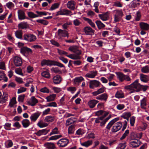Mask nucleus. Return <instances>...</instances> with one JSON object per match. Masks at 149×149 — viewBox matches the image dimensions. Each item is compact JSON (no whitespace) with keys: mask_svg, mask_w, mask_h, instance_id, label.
Segmentation results:
<instances>
[{"mask_svg":"<svg viewBox=\"0 0 149 149\" xmlns=\"http://www.w3.org/2000/svg\"><path fill=\"white\" fill-rule=\"evenodd\" d=\"M22 123L23 127L24 128L28 127L30 125V121L27 119H25L22 120Z\"/></svg>","mask_w":149,"mask_h":149,"instance_id":"473e14b6","label":"nucleus"},{"mask_svg":"<svg viewBox=\"0 0 149 149\" xmlns=\"http://www.w3.org/2000/svg\"><path fill=\"white\" fill-rule=\"evenodd\" d=\"M118 120V118H115L111 121L107 125L106 128L109 130L113 125Z\"/></svg>","mask_w":149,"mask_h":149,"instance_id":"cd10ccee","label":"nucleus"},{"mask_svg":"<svg viewBox=\"0 0 149 149\" xmlns=\"http://www.w3.org/2000/svg\"><path fill=\"white\" fill-rule=\"evenodd\" d=\"M76 54H72L69 55H66V56L71 59L73 60L80 59L81 57L79 55L81 54V51H79L78 52L75 53Z\"/></svg>","mask_w":149,"mask_h":149,"instance_id":"1a4fd4ad","label":"nucleus"},{"mask_svg":"<svg viewBox=\"0 0 149 149\" xmlns=\"http://www.w3.org/2000/svg\"><path fill=\"white\" fill-rule=\"evenodd\" d=\"M16 103V99L15 97L12 98L9 104V106L11 107H12Z\"/></svg>","mask_w":149,"mask_h":149,"instance_id":"8fccbe9b","label":"nucleus"},{"mask_svg":"<svg viewBox=\"0 0 149 149\" xmlns=\"http://www.w3.org/2000/svg\"><path fill=\"white\" fill-rule=\"evenodd\" d=\"M11 124L10 123H6L5 125H4V129L8 130H11L10 127H11Z\"/></svg>","mask_w":149,"mask_h":149,"instance_id":"052dcab7","label":"nucleus"},{"mask_svg":"<svg viewBox=\"0 0 149 149\" xmlns=\"http://www.w3.org/2000/svg\"><path fill=\"white\" fill-rule=\"evenodd\" d=\"M122 126L123 124L121 122H117L112 127L111 129V131L114 132H116L121 129Z\"/></svg>","mask_w":149,"mask_h":149,"instance_id":"423d86ee","label":"nucleus"},{"mask_svg":"<svg viewBox=\"0 0 149 149\" xmlns=\"http://www.w3.org/2000/svg\"><path fill=\"white\" fill-rule=\"evenodd\" d=\"M61 81V78L59 75H56L53 78V81L54 83L55 84H59Z\"/></svg>","mask_w":149,"mask_h":149,"instance_id":"aec40b11","label":"nucleus"},{"mask_svg":"<svg viewBox=\"0 0 149 149\" xmlns=\"http://www.w3.org/2000/svg\"><path fill=\"white\" fill-rule=\"evenodd\" d=\"M74 118H71L68 119L66 121V125L68 126L74 123Z\"/></svg>","mask_w":149,"mask_h":149,"instance_id":"3c124183","label":"nucleus"},{"mask_svg":"<svg viewBox=\"0 0 149 149\" xmlns=\"http://www.w3.org/2000/svg\"><path fill=\"white\" fill-rule=\"evenodd\" d=\"M44 146L49 149H54L56 148L54 143L51 142H47L45 143Z\"/></svg>","mask_w":149,"mask_h":149,"instance_id":"b1692460","label":"nucleus"},{"mask_svg":"<svg viewBox=\"0 0 149 149\" xmlns=\"http://www.w3.org/2000/svg\"><path fill=\"white\" fill-rule=\"evenodd\" d=\"M108 96L106 93H103L97 96L96 98L97 100L106 101L107 98Z\"/></svg>","mask_w":149,"mask_h":149,"instance_id":"a878e982","label":"nucleus"},{"mask_svg":"<svg viewBox=\"0 0 149 149\" xmlns=\"http://www.w3.org/2000/svg\"><path fill=\"white\" fill-rule=\"evenodd\" d=\"M84 79L81 76L75 77L73 79L74 83L79 85L82 81H84Z\"/></svg>","mask_w":149,"mask_h":149,"instance_id":"5701e85b","label":"nucleus"},{"mask_svg":"<svg viewBox=\"0 0 149 149\" xmlns=\"http://www.w3.org/2000/svg\"><path fill=\"white\" fill-rule=\"evenodd\" d=\"M13 63L15 66L19 67L22 65V59L20 57L15 56L13 57Z\"/></svg>","mask_w":149,"mask_h":149,"instance_id":"0eeeda50","label":"nucleus"},{"mask_svg":"<svg viewBox=\"0 0 149 149\" xmlns=\"http://www.w3.org/2000/svg\"><path fill=\"white\" fill-rule=\"evenodd\" d=\"M99 102L97 100H90L88 102V105L91 108H93L95 107L96 104Z\"/></svg>","mask_w":149,"mask_h":149,"instance_id":"6ab92c4d","label":"nucleus"},{"mask_svg":"<svg viewBox=\"0 0 149 149\" xmlns=\"http://www.w3.org/2000/svg\"><path fill=\"white\" fill-rule=\"evenodd\" d=\"M74 126L73 125H70L68 129V132L69 134H72L74 131Z\"/></svg>","mask_w":149,"mask_h":149,"instance_id":"e2e57ef3","label":"nucleus"},{"mask_svg":"<svg viewBox=\"0 0 149 149\" xmlns=\"http://www.w3.org/2000/svg\"><path fill=\"white\" fill-rule=\"evenodd\" d=\"M68 50L74 53H75L81 51L78 49V47L76 46H74L70 47Z\"/></svg>","mask_w":149,"mask_h":149,"instance_id":"72a5a7b5","label":"nucleus"},{"mask_svg":"<svg viewBox=\"0 0 149 149\" xmlns=\"http://www.w3.org/2000/svg\"><path fill=\"white\" fill-rule=\"evenodd\" d=\"M54 116H48L45 117L44 120L45 122L50 123L54 120Z\"/></svg>","mask_w":149,"mask_h":149,"instance_id":"c85d7f7f","label":"nucleus"},{"mask_svg":"<svg viewBox=\"0 0 149 149\" xmlns=\"http://www.w3.org/2000/svg\"><path fill=\"white\" fill-rule=\"evenodd\" d=\"M15 34L17 38L21 39H22V30L16 31L15 33Z\"/></svg>","mask_w":149,"mask_h":149,"instance_id":"4c0bfd02","label":"nucleus"},{"mask_svg":"<svg viewBox=\"0 0 149 149\" xmlns=\"http://www.w3.org/2000/svg\"><path fill=\"white\" fill-rule=\"evenodd\" d=\"M28 16L31 18H34L36 17H38V16L34 14L32 12H29L27 13Z\"/></svg>","mask_w":149,"mask_h":149,"instance_id":"09e8293b","label":"nucleus"},{"mask_svg":"<svg viewBox=\"0 0 149 149\" xmlns=\"http://www.w3.org/2000/svg\"><path fill=\"white\" fill-rule=\"evenodd\" d=\"M59 4L58 3H56L53 4L50 7V10H53L58 8Z\"/></svg>","mask_w":149,"mask_h":149,"instance_id":"864d4df0","label":"nucleus"},{"mask_svg":"<svg viewBox=\"0 0 149 149\" xmlns=\"http://www.w3.org/2000/svg\"><path fill=\"white\" fill-rule=\"evenodd\" d=\"M51 111V109L50 108H48L44 110L42 113V116L48 114Z\"/></svg>","mask_w":149,"mask_h":149,"instance_id":"0e129e2a","label":"nucleus"},{"mask_svg":"<svg viewBox=\"0 0 149 149\" xmlns=\"http://www.w3.org/2000/svg\"><path fill=\"white\" fill-rule=\"evenodd\" d=\"M62 136L61 135H56L53 136L49 139V140H52L57 139L61 137Z\"/></svg>","mask_w":149,"mask_h":149,"instance_id":"bf43d9fd","label":"nucleus"},{"mask_svg":"<svg viewBox=\"0 0 149 149\" xmlns=\"http://www.w3.org/2000/svg\"><path fill=\"white\" fill-rule=\"evenodd\" d=\"M62 13L63 15H70L71 16L72 15L71 11L66 9L62 10Z\"/></svg>","mask_w":149,"mask_h":149,"instance_id":"a18cd8bd","label":"nucleus"},{"mask_svg":"<svg viewBox=\"0 0 149 149\" xmlns=\"http://www.w3.org/2000/svg\"><path fill=\"white\" fill-rule=\"evenodd\" d=\"M118 120V118H115L111 121L107 125L106 128L109 130L113 125Z\"/></svg>","mask_w":149,"mask_h":149,"instance_id":"bb28decb","label":"nucleus"},{"mask_svg":"<svg viewBox=\"0 0 149 149\" xmlns=\"http://www.w3.org/2000/svg\"><path fill=\"white\" fill-rule=\"evenodd\" d=\"M21 52L24 55L27 54H31L32 53V50L26 47H23L21 48Z\"/></svg>","mask_w":149,"mask_h":149,"instance_id":"9b49d317","label":"nucleus"},{"mask_svg":"<svg viewBox=\"0 0 149 149\" xmlns=\"http://www.w3.org/2000/svg\"><path fill=\"white\" fill-rule=\"evenodd\" d=\"M48 125V124L43 122L42 120H41L37 123V125L40 128L46 127Z\"/></svg>","mask_w":149,"mask_h":149,"instance_id":"37998d69","label":"nucleus"},{"mask_svg":"<svg viewBox=\"0 0 149 149\" xmlns=\"http://www.w3.org/2000/svg\"><path fill=\"white\" fill-rule=\"evenodd\" d=\"M56 97V94H53L50 95L46 97L47 101L49 102L54 100Z\"/></svg>","mask_w":149,"mask_h":149,"instance_id":"79ce46f5","label":"nucleus"},{"mask_svg":"<svg viewBox=\"0 0 149 149\" xmlns=\"http://www.w3.org/2000/svg\"><path fill=\"white\" fill-rule=\"evenodd\" d=\"M58 35L60 37L67 36L68 37L69 36L67 31L65 30L59 29L58 30Z\"/></svg>","mask_w":149,"mask_h":149,"instance_id":"2eb2a0df","label":"nucleus"},{"mask_svg":"<svg viewBox=\"0 0 149 149\" xmlns=\"http://www.w3.org/2000/svg\"><path fill=\"white\" fill-rule=\"evenodd\" d=\"M38 102V100L34 96H32L29 102V105L33 106L35 105Z\"/></svg>","mask_w":149,"mask_h":149,"instance_id":"a211bd4d","label":"nucleus"},{"mask_svg":"<svg viewBox=\"0 0 149 149\" xmlns=\"http://www.w3.org/2000/svg\"><path fill=\"white\" fill-rule=\"evenodd\" d=\"M126 146L125 143H121L119 144L117 148V149H124Z\"/></svg>","mask_w":149,"mask_h":149,"instance_id":"4d7b16f0","label":"nucleus"},{"mask_svg":"<svg viewBox=\"0 0 149 149\" xmlns=\"http://www.w3.org/2000/svg\"><path fill=\"white\" fill-rule=\"evenodd\" d=\"M28 25L27 22H20L18 25V27L19 29H24L27 28Z\"/></svg>","mask_w":149,"mask_h":149,"instance_id":"f704fd0d","label":"nucleus"},{"mask_svg":"<svg viewBox=\"0 0 149 149\" xmlns=\"http://www.w3.org/2000/svg\"><path fill=\"white\" fill-rule=\"evenodd\" d=\"M36 22L44 25H47L48 24L47 21L43 19H39L36 20Z\"/></svg>","mask_w":149,"mask_h":149,"instance_id":"de8ad7c7","label":"nucleus"},{"mask_svg":"<svg viewBox=\"0 0 149 149\" xmlns=\"http://www.w3.org/2000/svg\"><path fill=\"white\" fill-rule=\"evenodd\" d=\"M111 118V116H109L107 117L104 119L100 123V126L102 127L104 126L106 122Z\"/></svg>","mask_w":149,"mask_h":149,"instance_id":"603ef678","label":"nucleus"},{"mask_svg":"<svg viewBox=\"0 0 149 149\" xmlns=\"http://www.w3.org/2000/svg\"><path fill=\"white\" fill-rule=\"evenodd\" d=\"M100 84V82L98 81L95 80H91L89 82V87L93 89L95 87H99Z\"/></svg>","mask_w":149,"mask_h":149,"instance_id":"9d476101","label":"nucleus"},{"mask_svg":"<svg viewBox=\"0 0 149 149\" xmlns=\"http://www.w3.org/2000/svg\"><path fill=\"white\" fill-rule=\"evenodd\" d=\"M53 65H56L61 68L64 67L62 63L55 61H54Z\"/></svg>","mask_w":149,"mask_h":149,"instance_id":"680f3d73","label":"nucleus"},{"mask_svg":"<svg viewBox=\"0 0 149 149\" xmlns=\"http://www.w3.org/2000/svg\"><path fill=\"white\" fill-rule=\"evenodd\" d=\"M42 76L45 78H49L50 77V75L49 72L48 71H43L41 73Z\"/></svg>","mask_w":149,"mask_h":149,"instance_id":"49530a36","label":"nucleus"},{"mask_svg":"<svg viewBox=\"0 0 149 149\" xmlns=\"http://www.w3.org/2000/svg\"><path fill=\"white\" fill-rule=\"evenodd\" d=\"M93 141L92 140H88L87 141L83 143H81V144L83 146L86 147H88L91 145L93 143Z\"/></svg>","mask_w":149,"mask_h":149,"instance_id":"2f4dec72","label":"nucleus"},{"mask_svg":"<svg viewBox=\"0 0 149 149\" xmlns=\"http://www.w3.org/2000/svg\"><path fill=\"white\" fill-rule=\"evenodd\" d=\"M73 23L75 26H79L82 23L81 22L77 19H75L73 21Z\"/></svg>","mask_w":149,"mask_h":149,"instance_id":"6e6d98bb","label":"nucleus"},{"mask_svg":"<svg viewBox=\"0 0 149 149\" xmlns=\"http://www.w3.org/2000/svg\"><path fill=\"white\" fill-rule=\"evenodd\" d=\"M113 13L114 14V22H119L121 19L122 17L124 15L122 10L121 9H116L114 10Z\"/></svg>","mask_w":149,"mask_h":149,"instance_id":"f03ea898","label":"nucleus"},{"mask_svg":"<svg viewBox=\"0 0 149 149\" xmlns=\"http://www.w3.org/2000/svg\"><path fill=\"white\" fill-rule=\"evenodd\" d=\"M41 112L37 111L36 113L32 114L30 118L31 121H35L41 114Z\"/></svg>","mask_w":149,"mask_h":149,"instance_id":"4468645a","label":"nucleus"},{"mask_svg":"<svg viewBox=\"0 0 149 149\" xmlns=\"http://www.w3.org/2000/svg\"><path fill=\"white\" fill-rule=\"evenodd\" d=\"M141 143V142L137 139L132 140L129 143L130 146L133 148H136L139 147Z\"/></svg>","mask_w":149,"mask_h":149,"instance_id":"39448f33","label":"nucleus"},{"mask_svg":"<svg viewBox=\"0 0 149 149\" xmlns=\"http://www.w3.org/2000/svg\"><path fill=\"white\" fill-rule=\"evenodd\" d=\"M141 71L144 73H148L149 72V68L147 66L143 67L141 68Z\"/></svg>","mask_w":149,"mask_h":149,"instance_id":"5fc2aeb1","label":"nucleus"},{"mask_svg":"<svg viewBox=\"0 0 149 149\" xmlns=\"http://www.w3.org/2000/svg\"><path fill=\"white\" fill-rule=\"evenodd\" d=\"M57 52L58 54L60 55H66L68 54V53L63 50L60 49H57Z\"/></svg>","mask_w":149,"mask_h":149,"instance_id":"69168bd1","label":"nucleus"},{"mask_svg":"<svg viewBox=\"0 0 149 149\" xmlns=\"http://www.w3.org/2000/svg\"><path fill=\"white\" fill-rule=\"evenodd\" d=\"M53 61H51L49 60H46L45 59L42 61L41 62V65L42 66H43L45 65H53Z\"/></svg>","mask_w":149,"mask_h":149,"instance_id":"f3484780","label":"nucleus"},{"mask_svg":"<svg viewBox=\"0 0 149 149\" xmlns=\"http://www.w3.org/2000/svg\"><path fill=\"white\" fill-rule=\"evenodd\" d=\"M76 90V88L75 87H70L67 88V90L71 92L72 93H73Z\"/></svg>","mask_w":149,"mask_h":149,"instance_id":"774afa93","label":"nucleus"},{"mask_svg":"<svg viewBox=\"0 0 149 149\" xmlns=\"http://www.w3.org/2000/svg\"><path fill=\"white\" fill-rule=\"evenodd\" d=\"M98 28L100 29L105 27V25L102 23L100 21L97 20L95 22Z\"/></svg>","mask_w":149,"mask_h":149,"instance_id":"ea45409f","label":"nucleus"},{"mask_svg":"<svg viewBox=\"0 0 149 149\" xmlns=\"http://www.w3.org/2000/svg\"><path fill=\"white\" fill-rule=\"evenodd\" d=\"M139 0H134L131 2L130 3L131 6L132 8H135L140 4V3L138 2L139 1Z\"/></svg>","mask_w":149,"mask_h":149,"instance_id":"c9c22d12","label":"nucleus"},{"mask_svg":"<svg viewBox=\"0 0 149 149\" xmlns=\"http://www.w3.org/2000/svg\"><path fill=\"white\" fill-rule=\"evenodd\" d=\"M85 33L86 35H94L95 30L89 26H86L84 29Z\"/></svg>","mask_w":149,"mask_h":149,"instance_id":"f8f14e48","label":"nucleus"},{"mask_svg":"<svg viewBox=\"0 0 149 149\" xmlns=\"http://www.w3.org/2000/svg\"><path fill=\"white\" fill-rule=\"evenodd\" d=\"M138 79L136 80L130 85L125 86L124 88L129 91V93L140 91L141 84L139 83Z\"/></svg>","mask_w":149,"mask_h":149,"instance_id":"f257e3e1","label":"nucleus"},{"mask_svg":"<svg viewBox=\"0 0 149 149\" xmlns=\"http://www.w3.org/2000/svg\"><path fill=\"white\" fill-rule=\"evenodd\" d=\"M99 17L102 20L106 21L109 17L108 13L106 12L102 14H99Z\"/></svg>","mask_w":149,"mask_h":149,"instance_id":"7c9ffc66","label":"nucleus"},{"mask_svg":"<svg viewBox=\"0 0 149 149\" xmlns=\"http://www.w3.org/2000/svg\"><path fill=\"white\" fill-rule=\"evenodd\" d=\"M68 143L69 141L68 139L64 138L59 140L57 143L59 147H63L66 146Z\"/></svg>","mask_w":149,"mask_h":149,"instance_id":"6e6552de","label":"nucleus"},{"mask_svg":"<svg viewBox=\"0 0 149 149\" xmlns=\"http://www.w3.org/2000/svg\"><path fill=\"white\" fill-rule=\"evenodd\" d=\"M146 98H143L141 101V106L142 108L145 109L146 106Z\"/></svg>","mask_w":149,"mask_h":149,"instance_id":"a19ab883","label":"nucleus"},{"mask_svg":"<svg viewBox=\"0 0 149 149\" xmlns=\"http://www.w3.org/2000/svg\"><path fill=\"white\" fill-rule=\"evenodd\" d=\"M117 78L121 82H123L124 80L127 81H130L131 79L128 75H125L121 72H118L116 73Z\"/></svg>","mask_w":149,"mask_h":149,"instance_id":"7ed1b4c3","label":"nucleus"},{"mask_svg":"<svg viewBox=\"0 0 149 149\" xmlns=\"http://www.w3.org/2000/svg\"><path fill=\"white\" fill-rule=\"evenodd\" d=\"M140 79L142 81L144 82H147L148 81V78L147 75L143 74H140Z\"/></svg>","mask_w":149,"mask_h":149,"instance_id":"c756f323","label":"nucleus"},{"mask_svg":"<svg viewBox=\"0 0 149 149\" xmlns=\"http://www.w3.org/2000/svg\"><path fill=\"white\" fill-rule=\"evenodd\" d=\"M97 72L96 71H90L85 75V77L89 78H93L97 75Z\"/></svg>","mask_w":149,"mask_h":149,"instance_id":"ddd939ff","label":"nucleus"},{"mask_svg":"<svg viewBox=\"0 0 149 149\" xmlns=\"http://www.w3.org/2000/svg\"><path fill=\"white\" fill-rule=\"evenodd\" d=\"M83 19L85 21H87L92 27L94 28L95 27L94 23L92 22L91 19L85 17H84Z\"/></svg>","mask_w":149,"mask_h":149,"instance_id":"c03bdc74","label":"nucleus"},{"mask_svg":"<svg viewBox=\"0 0 149 149\" xmlns=\"http://www.w3.org/2000/svg\"><path fill=\"white\" fill-rule=\"evenodd\" d=\"M49 131V130H48L46 129H44L39 130L37 132L35 133V134L37 136H40L42 135H46L48 132Z\"/></svg>","mask_w":149,"mask_h":149,"instance_id":"4be33fe9","label":"nucleus"},{"mask_svg":"<svg viewBox=\"0 0 149 149\" xmlns=\"http://www.w3.org/2000/svg\"><path fill=\"white\" fill-rule=\"evenodd\" d=\"M104 88L102 87L100 88L96 91L93 92L92 94L94 96H96L97 95L101 93L104 92Z\"/></svg>","mask_w":149,"mask_h":149,"instance_id":"e433bc0d","label":"nucleus"},{"mask_svg":"<svg viewBox=\"0 0 149 149\" xmlns=\"http://www.w3.org/2000/svg\"><path fill=\"white\" fill-rule=\"evenodd\" d=\"M72 25V23L70 21H69L64 24L63 25L62 27L63 29H67L68 27V25Z\"/></svg>","mask_w":149,"mask_h":149,"instance_id":"13d9d810","label":"nucleus"},{"mask_svg":"<svg viewBox=\"0 0 149 149\" xmlns=\"http://www.w3.org/2000/svg\"><path fill=\"white\" fill-rule=\"evenodd\" d=\"M139 26L142 30L147 31L149 29V24L147 23L141 22L139 23Z\"/></svg>","mask_w":149,"mask_h":149,"instance_id":"dca6fc26","label":"nucleus"},{"mask_svg":"<svg viewBox=\"0 0 149 149\" xmlns=\"http://www.w3.org/2000/svg\"><path fill=\"white\" fill-rule=\"evenodd\" d=\"M46 107H57V104L55 102H52L47 104V106Z\"/></svg>","mask_w":149,"mask_h":149,"instance_id":"338daca9","label":"nucleus"},{"mask_svg":"<svg viewBox=\"0 0 149 149\" xmlns=\"http://www.w3.org/2000/svg\"><path fill=\"white\" fill-rule=\"evenodd\" d=\"M115 96L118 98H122L124 97V95L122 91H118L116 93Z\"/></svg>","mask_w":149,"mask_h":149,"instance_id":"58836bf2","label":"nucleus"},{"mask_svg":"<svg viewBox=\"0 0 149 149\" xmlns=\"http://www.w3.org/2000/svg\"><path fill=\"white\" fill-rule=\"evenodd\" d=\"M75 2L73 1L68 2L67 4V6L69 9L74 10L75 9Z\"/></svg>","mask_w":149,"mask_h":149,"instance_id":"393cba45","label":"nucleus"},{"mask_svg":"<svg viewBox=\"0 0 149 149\" xmlns=\"http://www.w3.org/2000/svg\"><path fill=\"white\" fill-rule=\"evenodd\" d=\"M24 39L29 42H32L35 41L36 37L33 34L26 33L23 36Z\"/></svg>","mask_w":149,"mask_h":149,"instance_id":"20e7f679","label":"nucleus"},{"mask_svg":"<svg viewBox=\"0 0 149 149\" xmlns=\"http://www.w3.org/2000/svg\"><path fill=\"white\" fill-rule=\"evenodd\" d=\"M18 18L19 19H24L26 18L25 14L24 11L19 10L17 12Z\"/></svg>","mask_w":149,"mask_h":149,"instance_id":"412c9836","label":"nucleus"}]
</instances>
